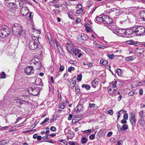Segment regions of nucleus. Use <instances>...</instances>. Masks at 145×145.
I'll list each match as a JSON object with an SVG mask.
<instances>
[{"mask_svg":"<svg viewBox=\"0 0 145 145\" xmlns=\"http://www.w3.org/2000/svg\"><path fill=\"white\" fill-rule=\"evenodd\" d=\"M145 31L144 27L141 25L135 26L132 29H130L131 37L134 36H141L143 35Z\"/></svg>","mask_w":145,"mask_h":145,"instance_id":"f257e3e1","label":"nucleus"},{"mask_svg":"<svg viewBox=\"0 0 145 145\" xmlns=\"http://www.w3.org/2000/svg\"><path fill=\"white\" fill-rule=\"evenodd\" d=\"M12 30L14 35L17 37H19L21 35L22 28L20 24L18 23L14 24L12 27Z\"/></svg>","mask_w":145,"mask_h":145,"instance_id":"f03ea898","label":"nucleus"},{"mask_svg":"<svg viewBox=\"0 0 145 145\" xmlns=\"http://www.w3.org/2000/svg\"><path fill=\"white\" fill-rule=\"evenodd\" d=\"M115 34L121 37H131L130 29L126 30L125 29H117Z\"/></svg>","mask_w":145,"mask_h":145,"instance_id":"7ed1b4c3","label":"nucleus"},{"mask_svg":"<svg viewBox=\"0 0 145 145\" xmlns=\"http://www.w3.org/2000/svg\"><path fill=\"white\" fill-rule=\"evenodd\" d=\"M10 33V29L7 26H4L0 29V37H5L8 36Z\"/></svg>","mask_w":145,"mask_h":145,"instance_id":"20e7f679","label":"nucleus"},{"mask_svg":"<svg viewBox=\"0 0 145 145\" xmlns=\"http://www.w3.org/2000/svg\"><path fill=\"white\" fill-rule=\"evenodd\" d=\"M40 89V88L37 86H33L28 89V91L29 94L36 95L38 94Z\"/></svg>","mask_w":145,"mask_h":145,"instance_id":"39448f33","label":"nucleus"},{"mask_svg":"<svg viewBox=\"0 0 145 145\" xmlns=\"http://www.w3.org/2000/svg\"><path fill=\"white\" fill-rule=\"evenodd\" d=\"M104 20L103 24L105 25L108 27L109 25H112V22H113L112 19L109 16H103Z\"/></svg>","mask_w":145,"mask_h":145,"instance_id":"423d86ee","label":"nucleus"},{"mask_svg":"<svg viewBox=\"0 0 145 145\" xmlns=\"http://www.w3.org/2000/svg\"><path fill=\"white\" fill-rule=\"evenodd\" d=\"M30 64L31 65L33 64L35 65H39V67H37V69H39L41 68L42 65L40 62H39V60L38 58L37 57H34L31 60L30 62Z\"/></svg>","mask_w":145,"mask_h":145,"instance_id":"0eeeda50","label":"nucleus"},{"mask_svg":"<svg viewBox=\"0 0 145 145\" xmlns=\"http://www.w3.org/2000/svg\"><path fill=\"white\" fill-rule=\"evenodd\" d=\"M107 12L111 14L115 15L117 17L118 16L121 14V12L119 8H113L108 10Z\"/></svg>","mask_w":145,"mask_h":145,"instance_id":"6e6552de","label":"nucleus"},{"mask_svg":"<svg viewBox=\"0 0 145 145\" xmlns=\"http://www.w3.org/2000/svg\"><path fill=\"white\" fill-rule=\"evenodd\" d=\"M39 42L38 40H31L29 43V48L32 50H35L38 47Z\"/></svg>","mask_w":145,"mask_h":145,"instance_id":"1a4fd4ad","label":"nucleus"},{"mask_svg":"<svg viewBox=\"0 0 145 145\" xmlns=\"http://www.w3.org/2000/svg\"><path fill=\"white\" fill-rule=\"evenodd\" d=\"M129 121L132 126H135L136 123V119L135 117V115L133 112H131L130 116L129 118Z\"/></svg>","mask_w":145,"mask_h":145,"instance_id":"9d476101","label":"nucleus"},{"mask_svg":"<svg viewBox=\"0 0 145 145\" xmlns=\"http://www.w3.org/2000/svg\"><path fill=\"white\" fill-rule=\"evenodd\" d=\"M5 5L10 9L14 8H17L18 6L14 2H6L5 3Z\"/></svg>","mask_w":145,"mask_h":145,"instance_id":"9b49d317","label":"nucleus"},{"mask_svg":"<svg viewBox=\"0 0 145 145\" xmlns=\"http://www.w3.org/2000/svg\"><path fill=\"white\" fill-rule=\"evenodd\" d=\"M34 71L33 67L31 66L27 67L25 69V73L27 75L33 74Z\"/></svg>","mask_w":145,"mask_h":145,"instance_id":"f8f14e48","label":"nucleus"},{"mask_svg":"<svg viewBox=\"0 0 145 145\" xmlns=\"http://www.w3.org/2000/svg\"><path fill=\"white\" fill-rule=\"evenodd\" d=\"M29 12V9L28 8L25 7H22L20 10L21 14L24 16H26Z\"/></svg>","mask_w":145,"mask_h":145,"instance_id":"ddd939ff","label":"nucleus"},{"mask_svg":"<svg viewBox=\"0 0 145 145\" xmlns=\"http://www.w3.org/2000/svg\"><path fill=\"white\" fill-rule=\"evenodd\" d=\"M83 9L82 8V6L81 5H77L76 7V13L78 14H81L82 12L83 11Z\"/></svg>","mask_w":145,"mask_h":145,"instance_id":"4468645a","label":"nucleus"},{"mask_svg":"<svg viewBox=\"0 0 145 145\" xmlns=\"http://www.w3.org/2000/svg\"><path fill=\"white\" fill-rule=\"evenodd\" d=\"M113 22H112V25H109L108 27V28L112 30L113 32L115 33L117 29L116 28V26L115 25V24H113Z\"/></svg>","mask_w":145,"mask_h":145,"instance_id":"2eb2a0df","label":"nucleus"},{"mask_svg":"<svg viewBox=\"0 0 145 145\" xmlns=\"http://www.w3.org/2000/svg\"><path fill=\"white\" fill-rule=\"evenodd\" d=\"M83 106L82 105H79L75 108L74 111L76 112H79L82 111L83 110Z\"/></svg>","mask_w":145,"mask_h":145,"instance_id":"dca6fc26","label":"nucleus"},{"mask_svg":"<svg viewBox=\"0 0 145 145\" xmlns=\"http://www.w3.org/2000/svg\"><path fill=\"white\" fill-rule=\"evenodd\" d=\"M54 41L55 43L56 44V46L57 47V48L59 51V52L60 53V52H61L62 51V48L57 40H56V39H55Z\"/></svg>","mask_w":145,"mask_h":145,"instance_id":"f3484780","label":"nucleus"},{"mask_svg":"<svg viewBox=\"0 0 145 145\" xmlns=\"http://www.w3.org/2000/svg\"><path fill=\"white\" fill-rule=\"evenodd\" d=\"M35 83L37 86H42L43 85V84L42 82V80L39 78L37 79L35 81Z\"/></svg>","mask_w":145,"mask_h":145,"instance_id":"a211bd4d","label":"nucleus"},{"mask_svg":"<svg viewBox=\"0 0 145 145\" xmlns=\"http://www.w3.org/2000/svg\"><path fill=\"white\" fill-rule=\"evenodd\" d=\"M98 78H96L94 79V80L92 81L91 83L92 87L94 88H95L98 84Z\"/></svg>","mask_w":145,"mask_h":145,"instance_id":"6ab92c4d","label":"nucleus"},{"mask_svg":"<svg viewBox=\"0 0 145 145\" xmlns=\"http://www.w3.org/2000/svg\"><path fill=\"white\" fill-rule=\"evenodd\" d=\"M117 84V82L115 80L112 81L109 84L110 87H112L113 88L117 89V88L116 87Z\"/></svg>","mask_w":145,"mask_h":145,"instance_id":"aec40b11","label":"nucleus"},{"mask_svg":"<svg viewBox=\"0 0 145 145\" xmlns=\"http://www.w3.org/2000/svg\"><path fill=\"white\" fill-rule=\"evenodd\" d=\"M138 123L140 126H144L145 124L144 118H139L138 120Z\"/></svg>","mask_w":145,"mask_h":145,"instance_id":"412c9836","label":"nucleus"},{"mask_svg":"<svg viewBox=\"0 0 145 145\" xmlns=\"http://www.w3.org/2000/svg\"><path fill=\"white\" fill-rule=\"evenodd\" d=\"M96 20L97 22L103 24L104 20L103 16H100L99 17L97 16L96 18Z\"/></svg>","mask_w":145,"mask_h":145,"instance_id":"4be33fe9","label":"nucleus"},{"mask_svg":"<svg viewBox=\"0 0 145 145\" xmlns=\"http://www.w3.org/2000/svg\"><path fill=\"white\" fill-rule=\"evenodd\" d=\"M140 18L145 21V10H142L140 12Z\"/></svg>","mask_w":145,"mask_h":145,"instance_id":"5701e85b","label":"nucleus"},{"mask_svg":"<svg viewBox=\"0 0 145 145\" xmlns=\"http://www.w3.org/2000/svg\"><path fill=\"white\" fill-rule=\"evenodd\" d=\"M80 37V39L83 40H86L88 38V36L84 33L81 34Z\"/></svg>","mask_w":145,"mask_h":145,"instance_id":"b1692460","label":"nucleus"},{"mask_svg":"<svg viewBox=\"0 0 145 145\" xmlns=\"http://www.w3.org/2000/svg\"><path fill=\"white\" fill-rule=\"evenodd\" d=\"M48 38L49 41V42H50V44L52 45L53 48H55V43H54V41L52 40L51 37H48Z\"/></svg>","mask_w":145,"mask_h":145,"instance_id":"393cba45","label":"nucleus"},{"mask_svg":"<svg viewBox=\"0 0 145 145\" xmlns=\"http://www.w3.org/2000/svg\"><path fill=\"white\" fill-rule=\"evenodd\" d=\"M140 118H144L145 115L144 112L143 110H141L138 113Z\"/></svg>","mask_w":145,"mask_h":145,"instance_id":"a878e982","label":"nucleus"},{"mask_svg":"<svg viewBox=\"0 0 145 145\" xmlns=\"http://www.w3.org/2000/svg\"><path fill=\"white\" fill-rule=\"evenodd\" d=\"M136 51L137 53L141 55L143 52L144 51V49L143 48H137Z\"/></svg>","mask_w":145,"mask_h":145,"instance_id":"bb28decb","label":"nucleus"},{"mask_svg":"<svg viewBox=\"0 0 145 145\" xmlns=\"http://www.w3.org/2000/svg\"><path fill=\"white\" fill-rule=\"evenodd\" d=\"M67 50L74 48V46L71 43H67Z\"/></svg>","mask_w":145,"mask_h":145,"instance_id":"cd10ccee","label":"nucleus"},{"mask_svg":"<svg viewBox=\"0 0 145 145\" xmlns=\"http://www.w3.org/2000/svg\"><path fill=\"white\" fill-rule=\"evenodd\" d=\"M17 100L16 102L19 103L20 104H22L23 103V102H25L27 103H28V102L22 100L18 98L16 99Z\"/></svg>","mask_w":145,"mask_h":145,"instance_id":"c85d7f7f","label":"nucleus"},{"mask_svg":"<svg viewBox=\"0 0 145 145\" xmlns=\"http://www.w3.org/2000/svg\"><path fill=\"white\" fill-rule=\"evenodd\" d=\"M108 61L105 60L101 59L100 61V63L103 65H106L108 63Z\"/></svg>","mask_w":145,"mask_h":145,"instance_id":"c756f323","label":"nucleus"},{"mask_svg":"<svg viewBox=\"0 0 145 145\" xmlns=\"http://www.w3.org/2000/svg\"><path fill=\"white\" fill-rule=\"evenodd\" d=\"M82 88H85L87 90H89L90 88V86L88 84H83L82 86Z\"/></svg>","mask_w":145,"mask_h":145,"instance_id":"7c9ffc66","label":"nucleus"},{"mask_svg":"<svg viewBox=\"0 0 145 145\" xmlns=\"http://www.w3.org/2000/svg\"><path fill=\"white\" fill-rule=\"evenodd\" d=\"M114 88H113L112 87H110V88H109L108 90V92L110 94H112L113 93V92L116 89Z\"/></svg>","mask_w":145,"mask_h":145,"instance_id":"2f4dec72","label":"nucleus"},{"mask_svg":"<svg viewBox=\"0 0 145 145\" xmlns=\"http://www.w3.org/2000/svg\"><path fill=\"white\" fill-rule=\"evenodd\" d=\"M133 56H130L127 57L125 60L127 61H131L133 60Z\"/></svg>","mask_w":145,"mask_h":145,"instance_id":"473e14b6","label":"nucleus"},{"mask_svg":"<svg viewBox=\"0 0 145 145\" xmlns=\"http://www.w3.org/2000/svg\"><path fill=\"white\" fill-rule=\"evenodd\" d=\"M8 142L7 140H3L0 142V144L1 145H4L6 144Z\"/></svg>","mask_w":145,"mask_h":145,"instance_id":"72a5a7b5","label":"nucleus"},{"mask_svg":"<svg viewBox=\"0 0 145 145\" xmlns=\"http://www.w3.org/2000/svg\"><path fill=\"white\" fill-rule=\"evenodd\" d=\"M69 53L72 55H73L74 54V48L70 49L68 50Z\"/></svg>","mask_w":145,"mask_h":145,"instance_id":"f704fd0d","label":"nucleus"},{"mask_svg":"<svg viewBox=\"0 0 145 145\" xmlns=\"http://www.w3.org/2000/svg\"><path fill=\"white\" fill-rule=\"evenodd\" d=\"M88 141L87 139L85 137H83L81 140L82 143L84 144L86 143Z\"/></svg>","mask_w":145,"mask_h":145,"instance_id":"c9c22d12","label":"nucleus"},{"mask_svg":"<svg viewBox=\"0 0 145 145\" xmlns=\"http://www.w3.org/2000/svg\"><path fill=\"white\" fill-rule=\"evenodd\" d=\"M61 7L63 10H64V11H67L68 9V8L66 5L64 4H63L61 5Z\"/></svg>","mask_w":145,"mask_h":145,"instance_id":"e433bc0d","label":"nucleus"},{"mask_svg":"<svg viewBox=\"0 0 145 145\" xmlns=\"http://www.w3.org/2000/svg\"><path fill=\"white\" fill-rule=\"evenodd\" d=\"M67 14H68L69 17L71 19H73V14L71 12H70L69 13L67 12Z\"/></svg>","mask_w":145,"mask_h":145,"instance_id":"4c0bfd02","label":"nucleus"},{"mask_svg":"<svg viewBox=\"0 0 145 145\" xmlns=\"http://www.w3.org/2000/svg\"><path fill=\"white\" fill-rule=\"evenodd\" d=\"M107 56L110 59H112L114 57V54H112L111 55L108 54H107Z\"/></svg>","mask_w":145,"mask_h":145,"instance_id":"58836bf2","label":"nucleus"},{"mask_svg":"<svg viewBox=\"0 0 145 145\" xmlns=\"http://www.w3.org/2000/svg\"><path fill=\"white\" fill-rule=\"evenodd\" d=\"M49 120V118H46L44 119V120L42 121V122L40 123V125H43Z\"/></svg>","mask_w":145,"mask_h":145,"instance_id":"ea45409f","label":"nucleus"},{"mask_svg":"<svg viewBox=\"0 0 145 145\" xmlns=\"http://www.w3.org/2000/svg\"><path fill=\"white\" fill-rule=\"evenodd\" d=\"M85 27L87 30L88 32H89L91 31V29L89 26L87 24L85 25Z\"/></svg>","mask_w":145,"mask_h":145,"instance_id":"a19ab883","label":"nucleus"},{"mask_svg":"<svg viewBox=\"0 0 145 145\" xmlns=\"http://www.w3.org/2000/svg\"><path fill=\"white\" fill-rule=\"evenodd\" d=\"M79 53V50L77 48H75L74 50V54L75 56H76Z\"/></svg>","mask_w":145,"mask_h":145,"instance_id":"79ce46f5","label":"nucleus"},{"mask_svg":"<svg viewBox=\"0 0 145 145\" xmlns=\"http://www.w3.org/2000/svg\"><path fill=\"white\" fill-rule=\"evenodd\" d=\"M123 130H127L128 128V126L127 124H123L122 126Z\"/></svg>","mask_w":145,"mask_h":145,"instance_id":"37998d69","label":"nucleus"},{"mask_svg":"<svg viewBox=\"0 0 145 145\" xmlns=\"http://www.w3.org/2000/svg\"><path fill=\"white\" fill-rule=\"evenodd\" d=\"M118 131L120 132L122 131L123 130V128L121 127V126H120L119 125H118L117 126Z\"/></svg>","mask_w":145,"mask_h":145,"instance_id":"c03bdc74","label":"nucleus"},{"mask_svg":"<svg viewBox=\"0 0 145 145\" xmlns=\"http://www.w3.org/2000/svg\"><path fill=\"white\" fill-rule=\"evenodd\" d=\"M75 69L74 67H69L68 69V71L69 72H71L72 70H73Z\"/></svg>","mask_w":145,"mask_h":145,"instance_id":"a18cd8bd","label":"nucleus"},{"mask_svg":"<svg viewBox=\"0 0 145 145\" xmlns=\"http://www.w3.org/2000/svg\"><path fill=\"white\" fill-rule=\"evenodd\" d=\"M95 135L94 134H92L89 136V138L90 139L92 140L94 139L95 138Z\"/></svg>","mask_w":145,"mask_h":145,"instance_id":"49530a36","label":"nucleus"},{"mask_svg":"<svg viewBox=\"0 0 145 145\" xmlns=\"http://www.w3.org/2000/svg\"><path fill=\"white\" fill-rule=\"evenodd\" d=\"M82 74H80L78 76L77 80L81 81L82 80Z\"/></svg>","mask_w":145,"mask_h":145,"instance_id":"de8ad7c7","label":"nucleus"},{"mask_svg":"<svg viewBox=\"0 0 145 145\" xmlns=\"http://www.w3.org/2000/svg\"><path fill=\"white\" fill-rule=\"evenodd\" d=\"M5 72H2V73L1 74V76L0 78H5Z\"/></svg>","mask_w":145,"mask_h":145,"instance_id":"09e8293b","label":"nucleus"},{"mask_svg":"<svg viewBox=\"0 0 145 145\" xmlns=\"http://www.w3.org/2000/svg\"><path fill=\"white\" fill-rule=\"evenodd\" d=\"M117 72L118 76H121V71L120 69H118L117 70Z\"/></svg>","mask_w":145,"mask_h":145,"instance_id":"8fccbe9b","label":"nucleus"},{"mask_svg":"<svg viewBox=\"0 0 145 145\" xmlns=\"http://www.w3.org/2000/svg\"><path fill=\"white\" fill-rule=\"evenodd\" d=\"M64 69V67L63 65H60L59 71H63Z\"/></svg>","mask_w":145,"mask_h":145,"instance_id":"3c124183","label":"nucleus"},{"mask_svg":"<svg viewBox=\"0 0 145 145\" xmlns=\"http://www.w3.org/2000/svg\"><path fill=\"white\" fill-rule=\"evenodd\" d=\"M69 144L70 145H79L78 143L77 142H69Z\"/></svg>","mask_w":145,"mask_h":145,"instance_id":"603ef678","label":"nucleus"},{"mask_svg":"<svg viewBox=\"0 0 145 145\" xmlns=\"http://www.w3.org/2000/svg\"><path fill=\"white\" fill-rule=\"evenodd\" d=\"M65 107V106L64 104H60L59 105V108L61 109H63Z\"/></svg>","mask_w":145,"mask_h":145,"instance_id":"864d4df0","label":"nucleus"},{"mask_svg":"<svg viewBox=\"0 0 145 145\" xmlns=\"http://www.w3.org/2000/svg\"><path fill=\"white\" fill-rule=\"evenodd\" d=\"M19 3V6L20 7H22L24 5V2L22 1H18Z\"/></svg>","mask_w":145,"mask_h":145,"instance_id":"5fc2aeb1","label":"nucleus"},{"mask_svg":"<svg viewBox=\"0 0 145 145\" xmlns=\"http://www.w3.org/2000/svg\"><path fill=\"white\" fill-rule=\"evenodd\" d=\"M32 40H38V38H37V37H36L34 36H33V35H32Z\"/></svg>","mask_w":145,"mask_h":145,"instance_id":"6e6d98bb","label":"nucleus"},{"mask_svg":"<svg viewBox=\"0 0 145 145\" xmlns=\"http://www.w3.org/2000/svg\"><path fill=\"white\" fill-rule=\"evenodd\" d=\"M50 129L51 130L53 131H56V127L54 126H52L50 128Z\"/></svg>","mask_w":145,"mask_h":145,"instance_id":"4d7b16f0","label":"nucleus"},{"mask_svg":"<svg viewBox=\"0 0 145 145\" xmlns=\"http://www.w3.org/2000/svg\"><path fill=\"white\" fill-rule=\"evenodd\" d=\"M123 118L124 119L127 120L128 118V115L127 114H125L123 116Z\"/></svg>","mask_w":145,"mask_h":145,"instance_id":"13d9d810","label":"nucleus"},{"mask_svg":"<svg viewBox=\"0 0 145 145\" xmlns=\"http://www.w3.org/2000/svg\"><path fill=\"white\" fill-rule=\"evenodd\" d=\"M113 113V111L112 110H110L108 111V114L111 115H112Z\"/></svg>","mask_w":145,"mask_h":145,"instance_id":"bf43d9fd","label":"nucleus"},{"mask_svg":"<svg viewBox=\"0 0 145 145\" xmlns=\"http://www.w3.org/2000/svg\"><path fill=\"white\" fill-rule=\"evenodd\" d=\"M56 120V119L54 118V117H52L50 120V123H53L54 121Z\"/></svg>","mask_w":145,"mask_h":145,"instance_id":"052dcab7","label":"nucleus"},{"mask_svg":"<svg viewBox=\"0 0 145 145\" xmlns=\"http://www.w3.org/2000/svg\"><path fill=\"white\" fill-rule=\"evenodd\" d=\"M61 142H62L64 144L63 145H67V142L65 140H61L60 141Z\"/></svg>","mask_w":145,"mask_h":145,"instance_id":"680f3d73","label":"nucleus"},{"mask_svg":"<svg viewBox=\"0 0 145 145\" xmlns=\"http://www.w3.org/2000/svg\"><path fill=\"white\" fill-rule=\"evenodd\" d=\"M95 104H89V107L91 108H93L95 107Z\"/></svg>","mask_w":145,"mask_h":145,"instance_id":"e2e57ef3","label":"nucleus"},{"mask_svg":"<svg viewBox=\"0 0 145 145\" xmlns=\"http://www.w3.org/2000/svg\"><path fill=\"white\" fill-rule=\"evenodd\" d=\"M73 116L72 114H69V116L68 118V119L69 120H71L72 119V118Z\"/></svg>","mask_w":145,"mask_h":145,"instance_id":"0e129e2a","label":"nucleus"},{"mask_svg":"<svg viewBox=\"0 0 145 145\" xmlns=\"http://www.w3.org/2000/svg\"><path fill=\"white\" fill-rule=\"evenodd\" d=\"M46 132H45V133L46 135H47L49 134V128L48 127H46Z\"/></svg>","mask_w":145,"mask_h":145,"instance_id":"69168bd1","label":"nucleus"},{"mask_svg":"<svg viewBox=\"0 0 145 145\" xmlns=\"http://www.w3.org/2000/svg\"><path fill=\"white\" fill-rule=\"evenodd\" d=\"M135 93L134 91H132L131 92H130L129 94V96H132Z\"/></svg>","mask_w":145,"mask_h":145,"instance_id":"338daca9","label":"nucleus"},{"mask_svg":"<svg viewBox=\"0 0 145 145\" xmlns=\"http://www.w3.org/2000/svg\"><path fill=\"white\" fill-rule=\"evenodd\" d=\"M81 21V19L79 18H78L76 19V23H79Z\"/></svg>","mask_w":145,"mask_h":145,"instance_id":"774afa93","label":"nucleus"}]
</instances>
